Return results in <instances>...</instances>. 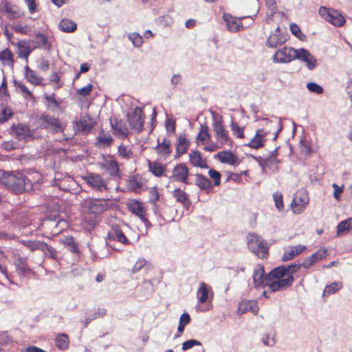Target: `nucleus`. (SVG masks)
Masks as SVG:
<instances>
[{"mask_svg": "<svg viewBox=\"0 0 352 352\" xmlns=\"http://www.w3.org/2000/svg\"><path fill=\"white\" fill-rule=\"evenodd\" d=\"M297 265H278L267 274L268 289L271 292L284 290L294 281V274Z\"/></svg>", "mask_w": 352, "mask_h": 352, "instance_id": "obj_1", "label": "nucleus"}, {"mask_svg": "<svg viewBox=\"0 0 352 352\" xmlns=\"http://www.w3.org/2000/svg\"><path fill=\"white\" fill-rule=\"evenodd\" d=\"M38 179L30 178V175L19 173L14 175L10 172L0 171V182L16 194L30 192L34 189Z\"/></svg>", "mask_w": 352, "mask_h": 352, "instance_id": "obj_2", "label": "nucleus"}, {"mask_svg": "<svg viewBox=\"0 0 352 352\" xmlns=\"http://www.w3.org/2000/svg\"><path fill=\"white\" fill-rule=\"evenodd\" d=\"M40 127L42 129H50L53 133L63 132L65 129L63 124L54 116H50L45 113H43L38 119Z\"/></svg>", "mask_w": 352, "mask_h": 352, "instance_id": "obj_3", "label": "nucleus"}, {"mask_svg": "<svg viewBox=\"0 0 352 352\" xmlns=\"http://www.w3.org/2000/svg\"><path fill=\"white\" fill-rule=\"evenodd\" d=\"M320 15L327 21L335 26L341 27L345 23V19L337 10L321 6L319 9Z\"/></svg>", "mask_w": 352, "mask_h": 352, "instance_id": "obj_4", "label": "nucleus"}, {"mask_svg": "<svg viewBox=\"0 0 352 352\" xmlns=\"http://www.w3.org/2000/svg\"><path fill=\"white\" fill-rule=\"evenodd\" d=\"M126 116L131 128L136 130L138 133H140L143 129L144 122L142 109L135 107L131 113H128Z\"/></svg>", "mask_w": 352, "mask_h": 352, "instance_id": "obj_5", "label": "nucleus"}, {"mask_svg": "<svg viewBox=\"0 0 352 352\" xmlns=\"http://www.w3.org/2000/svg\"><path fill=\"white\" fill-rule=\"evenodd\" d=\"M298 54V50L292 47H284L277 50L273 56V60L277 63H289L296 59V54Z\"/></svg>", "mask_w": 352, "mask_h": 352, "instance_id": "obj_6", "label": "nucleus"}, {"mask_svg": "<svg viewBox=\"0 0 352 352\" xmlns=\"http://www.w3.org/2000/svg\"><path fill=\"white\" fill-rule=\"evenodd\" d=\"M127 208L131 212L135 214L142 220L146 227L151 226V223L145 214V208L140 201L135 199H130L127 203Z\"/></svg>", "mask_w": 352, "mask_h": 352, "instance_id": "obj_7", "label": "nucleus"}, {"mask_svg": "<svg viewBox=\"0 0 352 352\" xmlns=\"http://www.w3.org/2000/svg\"><path fill=\"white\" fill-rule=\"evenodd\" d=\"M255 241L250 240L248 247L258 257L263 258L268 255V247L264 244L263 240H260L259 237L252 234Z\"/></svg>", "mask_w": 352, "mask_h": 352, "instance_id": "obj_8", "label": "nucleus"}, {"mask_svg": "<svg viewBox=\"0 0 352 352\" xmlns=\"http://www.w3.org/2000/svg\"><path fill=\"white\" fill-rule=\"evenodd\" d=\"M25 245L32 251L41 250L43 253L51 258H56V252L50 245L41 241H28L25 243Z\"/></svg>", "mask_w": 352, "mask_h": 352, "instance_id": "obj_9", "label": "nucleus"}, {"mask_svg": "<svg viewBox=\"0 0 352 352\" xmlns=\"http://www.w3.org/2000/svg\"><path fill=\"white\" fill-rule=\"evenodd\" d=\"M189 169L188 166L183 163L176 165L173 170V175L169 177L170 179L182 182L188 184V177Z\"/></svg>", "mask_w": 352, "mask_h": 352, "instance_id": "obj_10", "label": "nucleus"}, {"mask_svg": "<svg viewBox=\"0 0 352 352\" xmlns=\"http://www.w3.org/2000/svg\"><path fill=\"white\" fill-rule=\"evenodd\" d=\"M212 126L214 131L215 132L216 137L219 140L221 144H225L228 142L232 144V141L229 138L228 132L225 129L223 125V120L221 118L219 120H216L215 118H214Z\"/></svg>", "mask_w": 352, "mask_h": 352, "instance_id": "obj_11", "label": "nucleus"}, {"mask_svg": "<svg viewBox=\"0 0 352 352\" xmlns=\"http://www.w3.org/2000/svg\"><path fill=\"white\" fill-rule=\"evenodd\" d=\"M296 59L306 63L307 68L313 70L316 67L317 59L305 48L298 50V54H296Z\"/></svg>", "mask_w": 352, "mask_h": 352, "instance_id": "obj_12", "label": "nucleus"}, {"mask_svg": "<svg viewBox=\"0 0 352 352\" xmlns=\"http://www.w3.org/2000/svg\"><path fill=\"white\" fill-rule=\"evenodd\" d=\"M85 207L88 209L89 212L91 214H100L109 208V206L106 201L101 199L87 201Z\"/></svg>", "mask_w": 352, "mask_h": 352, "instance_id": "obj_13", "label": "nucleus"}, {"mask_svg": "<svg viewBox=\"0 0 352 352\" xmlns=\"http://www.w3.org/2000/svg\"><path fill=\"white\" fill-rule=\"evenodd\" d=\"M253 282L256 288L268 287L267 274H265L263 265L255 270L253 274Z\"/></svg>", "mask_w": 352, "mask_h": 352, "instance_id": "obj_14", "label": "nucleus"}, {"mask_svg": "<svg viewBox=\"0 0 352 352\" xmlns=\"http://www.w3.org/2000/svg\"><path fill=\"white\" fill-rule=\"evenodd\" d=\"M85 180L89 186L97 190L102 191V188L105 190L107 188L106 182L98 174L91 173L85 177Z\"/></svg>", "mask_w": 352, "mask_h": 352, "instance_id": "obj_15", "label": "nucleus"}, {"mask_svg": "<svg viewBox=\"0 0 352 352\" xmlns=\"http://www.w3.org/2000/svg\"><path fill=\"white\" fill-rule=\"evenodd\" d=\"M107 239L111 241L112 240L117 239L118 241L128 245L130 244L129 241L121 230L120 227L118 225H115L112 226L111 230L109 232Z\"/></svg>", "mask_w": 352, "mask_h": 352, "instance_id": "obj_16", "label": "nucleus"}, {"mask_svg": "<svg viewBox=\"0 0 352 352\" xmlns=\"http://www.w3.org/2000/svg\"><path fill=\"white\" fill-rule=\"evenodd\" d=\"M261 132H263V129H257L254 137L248 144H246L245 146L254 149H258L263 147L265 142L266 141L265 136L267 135V133H262Z\"/></svg>", "mask_w": 352, "mask_h": 352, "instance_id": "obj_17", "label": "nucleus"}, {"mask_svg": "<svg viewBox=\"0 0 352 352\" xmlns=\"http://www.w3.org/2000/svg\"><path fill=\"white\" fill-rule=\"evenodd\" d=\"M214 157L218 158L219 160L223 164L235 165L240 163V160L232 153L231 151H223L219 152L214 155Z\"/></svg>", "mask_w": 352, "mask_h": 352, "instance_id": "obj_18", "label": "nucleus"}, {"mask_svg": "<svg viewBox=\"0 0 352 352\" xmlns=\"http://www.w3.org/2000/svg\"><path fill=\"white\" fill-rule=\"evenodd\" d=\"M289 38L287 34H270L266 41V46L270 48H276L286 43Z\"/></svg>", "mask_w": 352, "mask_h": 352, "instance_id": "obj_19", "label": "nucleus"}, {"mask_svg": "<svg viewBox=\"0 0 352 352\" xmlns=\"http://www.w3.org/2000/svg\"><path fill=\"white\" fill-rule=\"evenodd\" d=\"M147 162L148 170L153 175L158 177L164 175L166 164H162L157 161L151 162L150 160H147Z\"/></svg>", "mask_w": 352, "mask_h": 352, "instance_id": "obj_20", "label": "nucleus"}, {"mask_svg": "<svg viewBox=\"0 0 352 352\" xmlns=\"http://www.w3.org/2000/svg\"><path fill=\"white\" fill-rule=\"evenodd\" d=\"M211 293V295H213L212 289L208 286L207 284L202 282L200 284L199 288L198 289L197 292V297L198 300V302L199 303H204L206 302L208 298L209 294Z\"/></svg>", "mask_w": 352, "mask_h": 352, "instance_id": "obj_21", "label": "nucleus"}, {"mask_svg": "<svg viewBox=\"0 0 352 352\" xmlns=\"http://www.w3.org/2000/svg\"><path fill=\"white\" fill-rule=\"evenodd\" d=\"M190 162L196 167L201 168H208L209 166L206 163V160L202 159V155L199 151H194L189 155Z\"/></svg>", "mask_w": 352, "mask_h": 352, "instance_id": "obj_22", "label": "nucleus"}, {"mask_svg": "<svg viewBox=\"0 0 352 352\" xmlns=\"http://www.w3.org/2000/svg\"><path fill=\"white\" fill-rule=\"evenodd\" d=\"M305 248L306 247L305 245H301L289 247L288 249L285 250V253L282 256V261L285 262L292 259L294 256L302 252Z\"/></svg>", "mask_w": 352, "mask_h": 352, "instance_id": "obj_23", "label": "nucleus"}, {"mask_svg": "<svg viewBox=\"0 0 352 352\" xmlns=\"http://www.w3.org/2000/svg\"><path fill=\"white\" fill-rule=\"evenodd\" d=\"M170 145V141L168 140L164 139L162 142H160V140H157V144L154 147V149L158 154L166 157L172 153Z\"/></svg>", "mask_w": 352, "mask_h": 352, "instance_id": "obj_24", "label": "nucleus"}, {"mask_svg": "<svg viewBox=\"0 0 352 352\" xmlns=\"http://www.w3.org/2000/svg\"><path fill=\"white\" fill-rule=\"evenodd\" d=\"M190 141L186 139L185 134L179 135L176 144L177 155L175 158L179 157L180 155L185 154L187 152Z\"/></svg>", "mask_w": 352, "mask_h": 352, "instance_id": "obj_25", "label": "nucleus"}, {"mask_svg": "<svg viewBox=\"0 0 352 352\" xmlns=\"http://www.w3.org/2000/svg\"><path fill=\"white\" fill-rule=\"evenodd\" d=\"M91 120L92 119L91 118V116L89 114H86V116H84L82 119H80L79 121L76 122V126L78 130H80L85 133H89L94 128V124H96L95 122L92 123L87 122L88 121H91Z\"/></svg>", "mask_w": 352, "mask_h": 352, "instance_id": "obj_26", "label": "nucleus"}, {"mask_svg": "<svg viewBox=\"0 0 352 352\" xmlns=\"http://www.w3.org/2000/svg\"><path fill=\"white\" fill-rule=\"evenodd\" d=\"M327 256V250L321 248L314 254H311L307 258H306L303 262L301 263V264H314L316 262L322 261L323 258H326ZM298 264H300V263Z\"/></svg>", "mask_w": 352, "mask_h": 352, "instance_id": "obj_27", "label": "nucleus"}, {"mask_svg": "<svg viewBox=\"0 0 352 352\" xmlns=\"http://www.w3.org/2000/svg\"><path fill=\"white\" fill-rule=\"evenodd\" d=\"M173 195L177 202L181 203L186 208H188L191 204V201L188 198V195L179 188H177L173 191Z\"/></svg>", "mask_w": 352, "mask_h": 352, "instance_id": "obj_28", "label": "nucleus"}, {"mask_svg": "<svg viewBox=\"0 0 352 352\" xmlns=\"http://www.w3.org/2000/svg\"><path fill=\"white\" fill-rule=\"evenodd\" d=\"M307 204L308 200L306 197H299L296 194L292 200L291 207L293 208L294 212L300 213Z\"/></svg>", "mask_w": 352, "mask_h": 352, "instance_id": "obj_29", "label": "nucleus"}, {"mask_svg": "<svg viewBox=\"0 0 352 352\" xmlns=\"http://www.w3.org/2000/svg\"><path fill=\"white\" fill-rule=\"evenodd\" d=\"M34 48H44L48 50L51 48V44L48 45L47 37L41 33L36 34V39L32 41Z\"/></svg>", "mask_w": 352, "mask_h": 352, "instance_id": "obj_30", "label": "nucleus"}, {"mask_svg": "<svg viewBox=\"0 0 352 352\" xmlns=\"http://www.w3.org/2000/svg\"><path fill=\"white\" fill-rule=\"evenodd\" d=\"M196 182L195 184L199 186V188L203 190H210L212 188V184L211 181L203 175L201 173H197L195 175Z\"/></svg>", "mask_w": 352, "mask_h": 352, "instance_id": "obj_31", "label": "nucleus"}, {"mask_svg": "<svg viewBox=\"0 0 352 352\" xmlns=\"http://www.w3.org/2000/svg\"><path fill=\"white\" fill-rule=\"evenodd\" d=\"M55 343L56 347L61 351H65L68 349L69 344V338L66 333L58 334L56 339Z\"/></svg>", "mask_w": 352, "mask_h": 352, "instance_id": "obj_32", "label": "nucleus"}, {"mask_svg": "<svg viewBox=\"0 0 352 352\" xmlns=\"http://www.w3.org/2000/svg\"><path fill=\"white\" fill-rule=\"evenodd\" d=\"M60 29L65 32H74L77 29V25L73 21L68 19H63L59 23Z\"/></svg>", "mask_w": 352, "mask_h": 352, "instance_id": "obj_33", "label": "nucleus"}, {"mask_svg": "<svg viewBox=\"0 0 352 352\" xmlns=\"http://www.w3.org/2000/svg\"><path fill=\"white\" fill-rule=\"evenodd\" d=\"M102 167L105 168L112 177L119 175L120 169L118 163L116 160H106V164L102 165Z\"/></svg>", "mask_w": 352, "mask_h": 352, "instance_id": "obj_34", "label": "nucleus"}, {"mask_svg": "<svg viewBox=\"0 0 352 352\" xmlns=\"http://www.w3.org/2000/svg\"><path fill=\"white\" fill-rule=\"evenodd\" d=\"M142 183L138 179V175H133L127 179V188L129 191L138 192V189L141 188Z\"/></svg>", "mask_w": 352, "mask_h": 352, "instance_id": "obj_35", "label": "nucleus"}, {"mask_svg": "<svg viewBox=\"0 0 352 352\" xmlns=\"http://www.w3.org/2000/svg\"><path fill=\"white\" fill-rule=\"evenodd\" d=\"M25 128H27V126L22 124H18L16 126L13 124L10 127V133H14V135H15L16 139L22 140L23 139H25L24 137Z\"/></svg>", "mask_w": 352, "mask_h": 352, "instance_id": "obj_36", "label": "nucleus"}, {"mask_svg": "<svg viewBox=\"0 0 352 352\" xmlns=\"http://www.w3.org/2000/svg\"><path fill=\"white\" fill-rule=\"evenodd\" d=\"M13 115V111L2 104L0 107V124L7 122Z\"/></svg>", "mask_w": 352, "mask_h": 352, "instance_id": "obj_37", "label": "nucleus"}, {"mask_svg": "<svg viewBox=\"0 0 352 352\" xmlns=\"http://www.w3.org/2000/svg\"><path fill=\"white\" fill-rule=\"evenodd\" d=\"M352 229V217L342 221L337 226V235L339 236L344 231H349Z\"/></svg>", "mask_w": 352, "mask_h": 352, "instance_id": "obj_38", "label": "nucleus"}, {"mask_svg": "<svg viewBox=\"0 0 352 352\" xmlns=\"http://www.w3.org/2000/svg\"><path fill=\"white\" fill-rule=\"evenodd\" d=\"M55 96L56 95L54 93L50 96L47 95V94H44V96H43V98L45 99L46 100H47L48 102H50L47 104V108L49 109H52L53 111H54V109H52V107L58 109L60 107V105L61 103V101H58L56 99Z\"/></svg>", "mask_w": 352, "mask_h": 352, "instance_id": "obj_39", "label": "nucleus"}, {"mask_svg": "<svg viewBox=\"0 0 352 352\" xmlns=\"http://www.w3.org/2000/svg\"><path fill=\"white\" fill-rule=\"evenodd\" d=\"M342 288V283L334 282L329 285H327L323 292V295H330L336 293Z\"/></svg>", "mask_w": 352, "mask_h": 352, "instance_id": "obj_40", "label": "nucleus"}, {"mask_svg": "<svg viewBox=\"0 0 352 352\" xmlns=\"http://www.w3.org/2000/svg\"><path fill=\"white\" fill-rule=\"evenodd\" d=\"M0 60H8L11 65H13L14 60L12 52L8 48L0 52Z\"/></svg>", "mask_w": 352, "mask_h": 352, "instance_id": "obj_41", "label": "nucleus"}, {"mask_svg": "<svg viewBox=\"0 0 352 352\" xmlns=\"http://www.w3.org/2000/svg\"><path fill=\"white\" fill-rule=\"evenodd\" d=\"M307 88L309 91L317 94H321L324 91L323 88L320 85L314 82H308L307 84Z\"/></svg>", "mask_w": 352, "mask_h": 352, "instance_id": "obj_42", "label": "nucleus"}, {"mask_svg": "<svg viewBox=\"0 0 352 352\" xmlns=\"http://www.w3.org/2000/svg\"><path fill=\"white\" fill-rule=\"evenodd\" d=\"M209 176L214 179V185L216 186H218L221 184V173L212 168H210L208 171Z\"/></svg>", "mask_w": 352, "mask_h": 352, "instance_id": "obj_43", "label": "nucleus"}, {"mask_svg": "<svg viewBox=\"0 0 352 352\" xmlns=\"http://www.w3.org/2000/svg\"><path fill=\"white\" fill-rule=\"evenodd\" d=\"M228 30L236 32L237 31H239L241 29H243V25L241 22H237L235 19H232L231 21H230L228 23L226 24Z\"/></svg>", "mask_w": 352, "mask_h": 352, "instance_id": "obj_44", "label": "nucleus"}, {"mask_svg": "<svg viewBox=\"0 0 352 352\" xmlns=\"http://www.w3.org/2000/svg\"><path fill=\"white\" fill-rule=\"evenodd\" d=\"M273 197H274L275 205H276V207L277 208V209L279 211L282 210L284 208L282 194L280 192H276L273 195Z\"/></svg>", "mask_w": 352, "mask_h": 352, "instance_id": "obj_45", "label": "nucleus"}, {"mask_svg": "<svg viewBox=\"0 0 352 352\" xmlns=\"http://www.w3.org/2000/svg\"><path fill=\"white\" fill-rule=\"evenodd\" d=\"M230 127L234 134L239 138H244L243 129L240 127L236 122L232 121Z\"/></svg>", "mask_w": 352, "mask_h": 352, "instance_id": "obj_46", "label": "nucleus"}, {"mask_svg": "<svg viewBox=\"0 0 352 352\" xmlns=\"http://www.w3.org/2000/svg\"><path fill=\"white\" fill-rule=\"evenodd\" d=\"M93 88H94V85L92 84L89 83L87 86L78 89L76 93L79 96L86 97L90 94V93L93 90Z\"/></svg>", "mask_w": 352, "mask_h": 352, "instance_id": "obj_47", "label": "nucleus"}, {"mask_svg": "<svg viewBox=\"0 0 352 352\" xmlns=\"http://www.w3.org/2000/svg\"><path fill=\"white\" fill-rule=\"evenodd\" d=\"M98 144H102L104 146H109L113 142V138L111 135L107 137L98 135L96 138Z\"/></svg>", "mask_w": 352, "mask_h": 352, "instance_id": "obj_48", "label": "nucleus"}, {"mask_svg": "<svg viewBox=\"0 0 352 352\" xmlns=\"http://www.w3.org/2000/svg\"><path fill=\"white\" fill-rule=\"evenodd\" d=\"M14 254L10 252H5L0 250V264H5L8 262L10 263V258H12Z\"/></svg>", "mask_w": 352, "mask_h": 352, "instance_id": "obj_49", "label": "nucleus"}, {"mask_svg": "<svg viewBox=\"0 0 352 352\" xmlns=\"http://www.w3.org/2000/svg\"><path fill=\"white\" fill-rule=\"evenodd\" d=\"M249 156L254 158L258 164V165L263 168V170H265V167L267 166L268 164H270V159L267 157L265 159H263L261 156L256 157L253 155H250Z\"/></svg>", "mask_w": 352, "mask_h": 352, "instance_id": "obj_50", "label": "nucleus"}, {"mask_svg": "<svg viewBox=\"0 0 352 352\" xmlns=\"http://www.w3.org/2000/svg\"><path fill=\"white\" fill-rule=\"evenodd\" d=\"M166 129L168 132L175 133L176 129L175 120L167 118L165 121Z\"/></svg>", "mask_w": 352, "mask_h": 352, "instance_id": "obj_51", "label": "nucleus"}, {"mask_svg": "<svg viewBox=\"0 0 352 352\" xmlns=\"http://www.w3.org/2000/svg\"><path fill=\"white\" fill-rule=\"evenodd\" d=\"M129 38L135 47H139L142 43V37L138 33H133L129 35Z\"/></svg>", "mask_w": 352, "mask_h": 352, "instance_id": "obj_52", "label": "nucleus"}, {"mask_svg": "<svg viewBox=\"0 0 352 352\" xmlns=\"http://www.w3.org/2000/svg\"><path fill=\"white\" fill-rule=\"evenodd\" d=\"M201 343L197 340H188L182 344V349L186 351L193 347L195 345H201Z\"/></svg>", "mask_w": 352, "mask_h": 352, "instance_id": "obj_53", "label": "nucleus"}, {"mask_svg": "<svg viewBox=\"0 0 352 352\" xmlns=\"http://www.w3.org/2000/svg\"><path fill=\"white\" fill-rule=\"evenodd\" d=\"M204 132H209V127L206 123L200 124V131L197 137V141H200L202 144H204V138H202V133Z\"/></svg>", "mask_w": 352, "mask_h": 352, "instance_id": "obj_54", "label": "nucleus"}, {"mask_svg": "<svg viewBox=\"0 0 352 352\" xmlns=\"http://www.w3.org/2000/svg\"><path fill=\"white\" fill-rule=\"evenodd\" d=\"M8 14V18L10 19H15L21 17L23 15V13L19 9H14L13 6Z\"/></svg>", "mask_w": 352, "mask_h": 352, "instance_id": "obj_55", "label": "nucleus"}, {"mask_svg": "<svg viewBox=\"0 0 352 352\" xmlns=\"http://www.w3.org/2000/svg\"><path fill=\"white\" fill-rule=\"evenodd\" d=\"M118 153L120 155L125 158H130L131 155H132L131 151H128L126 147L123 145L119 146Z\"/></svg>", "mask_w": 352, "mask_h": 352, "instance_id": "obj_56", "label": "nucleus"}, {"mask_svg": "<svg viewBox=\"0 0 352 352\" xmlns=\"http://www.w3.org/2000/svg\"><path fill=\"white\" fill-rule=\"evenodd\" d=\"M14 30L16 32L21 33V34H27L28 32L30 31V27L28 25H25V26H22L20 23H18L13 28Z\"/></svg>", "mask_w": 352, "mask_h": 352, "instance_id": "obj_57", "label": "nucleus"}, {"mask_svg": "<svg viewBox=\"0 0 352 352\" xmlns=\"http://www.w3.org/2000/svg\"><path fill=\"white\" fill-rule=\"evenodd\" d=\"M253 305L257 308V306H256V304L255 302H252V301H247V302H243V303H241L239 305V309H242L243 311H247L248 309H252V310H254L253 309Z\"/></svg>", "mask_w": 352, "mask_h": 352, "instance_id": "obj_58", "label": "nucleus"}, {"mask_svg": "<svg viewBox=\"0 0 352 352\" xmlns=\"http://www.w3.org/2000/svg\"><path fill=\"white\" fill-rule=\"evenodd\" d=\"M278 148L279 147H277L276 148L274 151H271L270 153V155L269 156L267 157L268 159H270V164H278L280 162V161L277 159H276V157L278 156Z\"/></svg>", "mask_w": 352, "mask_h": 352, "instance_id": "obj_59", "label": "nucleus"}, {"mask_svg": "<svg viewBox=\"0 0 352 352\" xmlns=\"http://www.w3.org/2000/svg\"><path fill=\"white\" fill-rule=\"evenodd\" d=\"M29 78L33 80V82H30L34 84L35 85H40L42 84L43 78L37 77L35 74V72L33 70L32 72H30Z\"/></svg>", "mask_w": 352, "mask_h": 352, "instance_id": "obj_60", "label": "nucleus"}, {"mask_svg": "<svg viewBox=\"0 0 352 352\" xmlns=\"http://www.w3.org/2000/svg\"><path fill=\"white\" fill-rule=\"evenodd\" d=\"M74 238L72 236H65L63 240L62 243L68 249L71 248V246L74 245L75 243Z\"/></svg>", "mask_w": 352, "mask_h": 352, "instance_id": "obj_61", "label": "nucleus"}, {"mask_svg": "<svg viewBox=\"0 0 352 352\" xmlns=\"http://www.w3.org/2000/svg\"><path fill=\"white\" fill-rule=\"evenodd\" d=\"M149 192L151 196L150 200L151 202L155 204L156 201H157L160 199V193L157 192V188L155 187L153 188Z\"/></svg>", "mask_w": 352, "mask_h": 352, "instance_id": "obj_62", "label": "nucleus"}, {"mask_svg": "<svg viewBox=\"0 0 352 352\" xmlns=\"http://www.w3.org/2000/svg\"><path fill=\"white\" fill-rule=\"evenodd\" d=\"M2 146L7 152H10L16 148L15 143L12 141L4 142Z\"/></svg>", "mask_w": 352, "mask_h": 352, "instance_id": "obj_63", "label": "nucleus"}, {"mask_svg": "<svg viewBox=\"0 0 352 352\" xmlns=\"http://www.w3.org/2000/svg\"><path fill=\"white\" fill-rule=\"evenodd\" d=\"M190 321V315L187 313H184L182 314L179 318V323L183 324L184 325H187Z\"/></svg>", "mask_w": 352, "mask_h": 352, "instance_id": "obj_64", "label": "nucleus"}]
</instances>
